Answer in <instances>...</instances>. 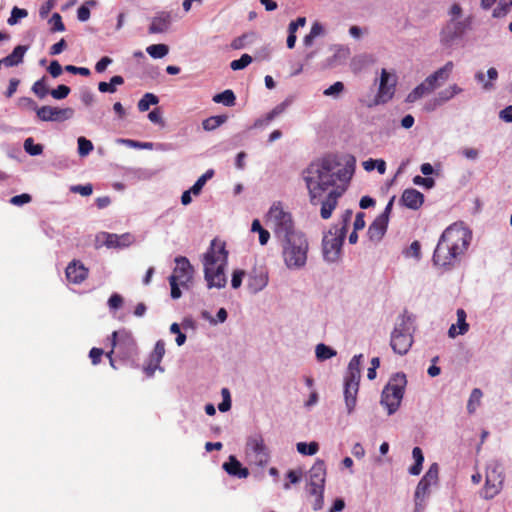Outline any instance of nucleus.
Listing matches in <instances>:
<instances>
[{
    "mask_svg": "<svg viewBox=\"0 0 512 512\" xmlns=\"http://www.w3.org/2000/svg\"><path fill=\"white\" fill-rule=\"evenodd\" d=\"M352 172L343 167L337 156L328 154L313 161L304 171L310 203L321 206L320 215L329 219L346 190Z\"/></svg>",
    "mask_w": 512,
    "mask_h": 512,
    "instance_id": "obj_1",
    "label": "nucleus"
},
{
    "mask_svg": "<svg viewBox=\"0 0 512 512\" xmlns=\"http://www.w3.org/2000/svg\"><path fill=\"white\" fill-rule=\"evenodd\" d=\"M472 235L462 223H454L447 227L434 250L433 263L435 266L451 270L459 262L470 244Z\"/></svg>",
    "mask_w": 512,
    "mask_h": 512,
    "instance_id": "obj_2",
    "label": "nucleus"
},
{
    "mask_svg": "<svg viewBox=\"0 0 512 512\" xmlns=\"http://www.w3.org/2000/svg\"><path fill=\"white\" fill-rule=\"evenodd\" d=\"M228 252L225 243L213 239L209 250L204 254V274L208 287L223 288L227 279L225 266L227 265Z\"/></svg>",
    "mask_w": 512,
    "mask_h": 512,
    "instance_id": "obj_3",
    "label": "nucleus"
},
{
    "mask_svg": "<svg viewBox=\"0 0 512 512\" xmlns=\"http://www.w3.org/2000/svg\"><path fill=\"white\" fill-rule=\"evenodd\" d=\"M266 224L281 241L300 234L294 230V222L289 212L284 211L280 203L271 206L266 217Z\"/></svg>",
    "mask_w": 512,
    "mask_h": 512,
    "instance_id": "obj_4",
    "label": "nucleus"
},
{
    "mask_svg": "<svg viewBox=\"0 0 512 512\" xmlns=\"http://www.w3.org/2000/svg\"><path fill=\"white\" fill-rule=\"evenodd\" d=\"M283 242V258L288 268H301L307 260L308 242L300 233L292 235Z\"/></svg>",
    "mask_w": 512,
    "mask_h": 512,
    "instance_id": "obj_5",
    "label": "nucleus"
},
{
    "mask_svg": "<svg viewBox=\"0 0 512 512\" xmlns=\"http://www.w3.org/2000/svg\"><path fill=\"white\" fill-rule=\"evenodd\" d=\"M175 263L176 266L169 277L172 299H178L181 297L182 292L180 290V287H182L183 289H189L190 284L192 283L193 280L194 273L193 266L186 257H176Z\"/></svg>",
    "mask_w": 512,
    "mask_h": 512,
    "instance_id": "obj_6",
    "label": "nucleus"
},
{
    "mask_svg": "<svg viewBox=\"0 0 512 512\" xmlns=\"http://www.w3.org/2000/svg\"><path fill=\"white\" fill-rule=\"evenodd\" d=\"M407 384L405 374H396L384 387L381 395V404L388 409V414L394 413L400 406Z\"/></svg>",
    "mask_w": 512,
    "mask_h": 512,
    "instance_id": "obj_7",
    "label": "nucleus"
},
{
    "mask_svg": "<svg viewBox=\"0 0 512 512\" xmlns=\"http://www.w3.org/2000/svg\"><path fill=\"white\" fill-rule=\"evenodd\" d=\"M245 454L250 464L265 467L270 462V450L260 433H254L247 438Z\"/></svg>",
    "mask_w": 512,
    "mask_h": 512,
    "instance_id": "obj_8",
    "label": "nucleus"
},
{
    "mask_svg": "<svg viewBox=\"0 0 512 512\" xmlns=\"http://www.w3.org/2000/svg\"><path fill=\"white\" fill-rule=\"evenodd\" d=\"M111 346L121 360H129L137 355V344L131 332L125 329L114 331L111 335Z\"/></svg>",
    "mask_w": 512,
    "mask_h": 512,
    "instance_id": "obj_9",
    "label": "nucleus"
},
{
    "mask_svg": "<svg viewBox=\"0 0 512 512\" xmlns=\"http://www.w3.org/2000/svg\"><path fill=\"white\" fill-rule=\"evenodd\" d=\"M504 473L503 467L497 461H492L486 469V479L483 488V498L492 499L500 493L503 487Z\"/></svg>",
    "mask_w": 512,
    "mask_h": 512,
    "instance_id": "obj_10",
    "label": "nucleus"
},
{
    "mask_svg": "<svg viewBox=\"0 0 512 512\" xmlns=\"http://www.w3.org/2000/svg\"><path fill=\"white\" fill-rule=\"evenodd\" d=\"M413 343V338L410 329L405 321L397 325L392 334L390 345L393 351L399 355L406 354Z\"/></svg>",
    "mask_w": 512,
    "mask_h": 512,
    "instance_id": "obj_11",
    "label": "nucleus"
},
{
    "mask_svg": "<svg viewBox=\"0 0 512 512\" xmlns=\"http://www.w3.org/2000/svg\"><path fill=\"white\" fill-rule=\"evenodd\" d=\"M345 231L333 233L331 230L323 237V256L328 262H334L339 258L341 248L345 238Z\"/></svg>",
    "mask_w": 512,
    "mask_h": 512,
    "instance_id": "obj_12",
    "label": "nucleus"
},
{
    "mask_svg": "<svg viewBox=\"0 0 512 512\" xmlns=\"http://www.w3.org/2000/svg\"><path fill=\"white\" fill-rule=\"evenodd\" d=\"M396 85V74L390 73L386 69H382L380 75L379 88L375 96L374 103L376 105H379L389 102L395 94Z\"/></svg>",
    "mask_w": 512,
    "mask_h": 512,
    "instance_id": "obj_13",
    "label": "nucleus"
},
{
    "mask_svg": "<svg viewBox=\"0 0 512 512\" xmlns=\"http://www.w3.org/2000/svg\"><path fill=\"white\" fill-rule=\"evenodd\" d=\"M74 110L70 107L58 108L52 106H42L37 109V117L41 121L62 122L72 118Z\"/></svg>",
    "mask_w": 512,
    "mask_h": 512,
    "instance_id": "obj_14",
    "label": "nucleus"
},
{
    "mask_svg": "<svg viewBox=\"0 0 512 512\" xmlns=\"http://www.w3.org/2000/svg\"><path fill=\"white\" fill-rule=\"evenodd\" d=\"M326 476L325 463L322 460H317L310 469V493L312 495H322L324 490Z\"/></svg>",
    "mask_w": 512,
    "mask_h": 512,
    "instance_id": "obj_15",
    "label": "nucleus"
},
{
    "mask_svg": "<svg viewBox=\"0 0 512 512\" xmlns=\"http://www.w3.org/2000/svg\"><path fill=\"white\" fill-rule=\"evenodd\" d=\"M466 23L464 21H458L455 19H451L442 29L441 31V41L444 44H450L456 39L460 38L465 30Z\"/></svg>",
    "mask_w": 512,
    "mask_h": 512,
    "instance_id": "obj_16",
    "label": "nucleus"
},
{
    "mask_svg": "<svg viewBox=\"0 0 512 512\" xmlns=\"http://www.w3.org/2000/svg\"><path fill=\"white\" fill-rule=\"evenodd\" d=\"M88 274L89 269L80 260L71 261L65 269L66 278L72 284L83 283Z\"/></svg>",
    "mask_w": 512,
    "mask_h": 512,
    "instance_id": "obj_17",
    "label": "nucleus"
},
{
    "mask_svg": "<svg viewBox=\"0 0 512 512\" xmlns=\"http://www.w3.org/2000/svg\"><path fill=\"white\" fill-rule=\"evenodd\" d=\"M401 205L411 210H418L424 203V195L414 188L405 189L400 198Z\"/></svg>",
    "mask_w": 512,
    "mask_h": 512,
    "instance_id": "obj_18",
    "label": "nucleus"
},
{
    "mask_svg": "<svg viewBox=\"0 0 512 512\" xmlns=\"http://www.w3.org/2000/svg\"><path fill=\"white\" fill-rule=\"evenodd\" d=\"M359 382L360 380L345 378L344 396L348 413H351L356 406Z\"/></svg>",
    "mask_w": 512,
    "mask_h": 512,
    "instance_id": "obj_19",
    "label": "nucleus"
},
{
    "mask_svg": "<svg viewBox=\"0 0 512 512\" xmlns=\"http://www.w3.org/2000/svg\"><path fill=\"white\" fill-rule=\"evenodd\" d=\"M171 21L172 16L170 12H159L152 18L148 31L150 34L164 33L169 29Z\"/></svg>",
    "mask_w": 512,
    "mask_h": 512,
    "instance_id": "obj_20",
    "label": "nucleus"
},
{
    "mask_svg": "<svg viewBox=\"0 0 512 512\" xmlns=\"http://www.w3.org/2000/svg\"><path fill=\"white\" fill-rule=\"evenodd\" d=\"M222 467L230 476L239 479L247 478L249 476V470L246 467H243L234 455H230L228 461L224 462Z\"/></svg>",
    "mask_w": 512,
    "mask_h": 512,
    "instance_id": "obj_21",
    "label": "nucleus"
},
{
    "mask_svg": "<svg viewBox=\"0 0 512 512\" xmlns=\"http://www.w3.org/2000/svg\"><path fill=\"white\" fill-rule=\"evenodd\" d=\"M457 323L452 324L448 330V335L451 338H455L458 335H464L469 330V324L466 321L467 314L464 309L459 308L456 312Z\"/></svg>",
    "mask_w": 512,
    "mask_h": 512,
    "instance_id": "obj_22",
    "label": "nucleus"
},
{
    "mask_svg": "<svg viewBox=\"0 0 512 512\" xmlns=\"http://www.w3.org/2000/svg\"><path fill=\"white\" fill-rule=\"evenodd\" d=\"M268 283V275L264 271L254 270L248 278V289L252 293H257L264 289Z\"/></svg>",
    "mask_w": 512,
    "mask_h": 512,
    "instance_id": "obj_23",
    "label": "nucleus"
},
{
    "mask_svg": "<svg viewBox=\"0 0 512 512\" xmlns=\"http://www.w3.org/2000/svg\"><path fill=\"white\" fill-rule=\"evenodd\" d=\"M385 216H378L368 228V236L372 241H380L387 230Z\"/></svg>",
    "mask_w": 512,
    "mask_h": 512,
    "instance_id": "obj_24",
    "label": "nucleus"
},
{
    "mask_svg": "<svg viewBox=\"0 0 512 512\" xmlns=\"http://www.w3.org/2000/svg\"><path fill=\"white\" fill-rule=\"evenodd\" d=\"M28 47L24 45H18L14 48L11 54L4 57L1 61L6 67L17 66L23 61L24 54L26 53Z\"/></svg>",
    "mask_w": 512,
    "mask_h": 512,
    "instance_id": "obj_25",
    "label": "nucleus"
},
{
    "mask_svg": "<svg viewBox=\"0 0 512 512\" xmlns=\"http://www.w3.org/2000/svg\"><path fill=\"white\" fill-rule=\"evenodd\" d=\"M363 355H355L349 362L348 369H347V375L345 378L360 380L361 377V361H362Z\"/></svg>",
    "mask_w": 512,
    "mask_h": 512,
    "instance_id": "obj_26",
    "label": "nucleus"
},
{
    "mask_svg": "<svg viewBox=\"0 0 512 512\" xmlns=\"http://www.w3.org/2000/svg\"><path fill=\"white\" fill-rule=\"evenodd\" d=\"M228 119L227 115L211 116L203 120L202 127L206 131H212L224 124Z\"/></svg>",
    "mask_w": 512,
    "mask_h": 512,
    "instance_id": "obj_27",
    "label": "nucleus"
},
{
    "mask_svg": "<svg viewBox=\"0 0 512 512\" xmlns=\"http://www.w3.org/2000/svg\"><path fill=\"white\" fill-rule=\"evenodd\" d=\"M130 240L129 234L117 235V234H105V245L109 248H116L125 245V241Z\"/></svg>",
    "mask_w": 512,
    "mask_h": 512,
    "instance_id": "obj_28",
    "label": "nucleus"
},
{
    "mask_svg": "<svg viewBox=\"0 0 512 512\" xmlns=\"http://www.w3.org/2000/svg\"><path fill=\"white\" fill-rule=\"evenodd\" d=\"M124 78L120 75H115L110 79V82H100L98 84V90L102 93H114L117 85H122Z\"/></svg>",
    "mask_w": 512,
    "mask_h": 512,
    "instance_id": "obj_29",
    "label": "nucleus"
},
{
    "mask_svg": "<svg viewBox=\"0 0 512 512\" xmlns=\"http://www.w3.org/2000/svg\"><path fill=\"white\" fill-rule=\"evenodd\" d=\"M412 456L415 460V464L409 468L411 475H419L422 470V464L424 461L423 452L420 447H414L412 450Z\"/></svg>",
    "mask_w": 512,
    "mask_h": 512,
    "instance_id": "obj_30",
    "label": "nucleus"
},
{
    "mask_svg": "<svg viewBox=\"0 0 512 512\" xmlns=\"http://www.w3.org/2000/svg\"><path fill=\"white\" fill-rule=\"evenodd\" d=\"M235 94L232 90L227 89L221 93L216 94L213 97V101L216 103H222L225 106H233L235 104Z\"/></svg>",
    "mask_w": 512,
    "mask_h": 512,
    "instance_id": "obj_31",
    "label": "nucleus"
},
{
    "mask_svg": "<svg viewBox=\"0 0 512 512\" xmlns=\"http://www.w3.org/2000/svg\"><path fill=\"white\" fill-rule=\"evenodd\" d=\"M431 93L426 87L425 83L422 82L418 86H416L406 97L407 103H414L418 99L422 98L424 95Z\"/></svg>",
    "mask_w": 512,
    "mask_h": 512,
    "instance_id": "obj_32",
    "label": "nucleus"
},
{
    "mask_svg": "<svg viewBox=\"0 0 512 512\" xmlns=\"http://www.w3.org/2000/svg\"><path fill=\"white\" fill-rule=\"evenodd\" d=\"M146 51L152 58L160 59L168 54L169 48L165 44H153L148 46Z\"/></svg>",
    "mask_w": 512,
    "mask_h": 512,
    "instance_id": "obj_33",
    "label": "nucleus"
},
{
    "mask_svg": "<svg viewBox=\"0 0 512 512\" xmlns=\"http://www.w3.org/2000/svg\"><path fill=\"white\" fill-rule=\"evenodd\" d=\"M159 99L152 93H146L138 102V109L141 112L148 111L151 105H156Z\"/></svg>",
    "mask_w": 512,
    "mask_h": 512,
    "instance_id": "obj_34",
    "label": "nucleus"
},
{
    "mask_svg": "<svg viewBox=\"0 0 512 512\" xmlns=\"http://www.w3.org/2000/svg\"><path fill=\"white\" fill-rule=\"evenodd\" d=\"M315 353L319 361L330 359L331 357L336 355L335 350H333L332 348L323 343H320L316 346Z\"/></svg>",
    "mask_w": 512,
    "mask_h": 512,
    "instance_id": "obj_35",
    "label": "nucleus"
},
{
    "mask_svg": "<svg viewBox=\"0 0 512 512\" xmlns=\"http://www.w3.org/2000/svg\"><path fill=\"white\" fill-rule=\"evenodd\" d=\"M31 90L40 99L46 97V95L50 93L46 85V76H43L41 79L37 80L33 84Z\"/></svg>",
    "mask_w": 512,
    "mask_h": 512,
    "instance_id": "obj_36",
    "label": "nucleus"
},
{
    "mask_svg": "<svg viewBox=\"0 0 512 512\" xmlns=\"http://www.w3.org/2000/svg\"><path fill=\"white\" fill-rule=\"evenodd\" d=\"M482 391L478 388L472 390L468 403L467 410L469 413H474L476 408L480 405V401L482 398Z\"/></svg>",
    "mask_w": 512,
    "mask_h": 512,
    "instance_id": "obj_37",
    "label": "nucleus"
},
{
    "mask_svg": "<svg viewBox=\"0 0 512 512\" xmlns=\"http://www.w3.org/2000/svg\"><path fill=\"white\" fill-rule=\"evenodd\" d=\"M363 167L366 171H372L377 169L380 174H384L386 172V163L382 159H369L363 162Z\"/></svg>",
    "mask_w": 512,
    "mask_h": 512,
    "instance_id": "obj_38",
    "label": "nucleus"
},
{
    "mask_svg": "<svg viewBox=\"0 0 512 512\" xmlns=\"http://www.w3.org/2000/svg\"><path fill=\"white\" fill-rule=\"evenodd\" d=\"M454 68L452 61H448L443 67L436 70L433 74L439 82H445L451 75Z\"/></svg>",
    "mask_w": 512,
    "mask_h": 512,
    "instance_id": "obj_39",
    "label": "nucleus"
},
{
    "mask_svg": "<svg viewBox=\"0 0 512 512\" xmlns=\"http://www.w3.org/2000/svg\"><path fill=\"white\" fill-rule=\"evenodd\" d=\"M214 175V170H207L202 176H200L194 185L191 187V191L194 195H198L204 187L207 180L211 179Z\"/></svg>",
    "mask_w": 512,
    "mask_h": 512,
    "instance_id": "obj_40",
    "label": "nucleus"
},
{
    "mask_svg": "<svg viewBox=\"0 0 512 512\" xmlns=\"http://www.w3.org/2000/svg\"><path fill=\"white\" fill-rule=\"evenodd\" d=\"M24 150L31 156L42 154L43 145L35 144L33 138L29 137L24 141Z\"/></svg>",
    "mask_w": 512,
    "mask_h": 512,
    "instance_id": "obj_41",
    "label": "nucleus"
},
{
    "mask_svg": "<svg viewBox=\"0 0 512 512\" xmlns=\"http://www.w3.org/2000/svg\"><path fill=\"white\" fill-rule=\"evenodd\" d=\"M319 449L317 442H310L309 444L305 442L297 443V451L302 455H314L317 453Z\"/></svg>",
    "mask_w": 512,
    "mask_h": 512,
    "instance_id": "obj_42",
    "label": "nucleus"
},
{
    "mask_svg": "<svg viewBox=\"0 0 512 512\" xmlns=\"http://www.w3.org/2000/svg\"><path fill=\"white\" fill-rule=\"evenodd\" d=\"M512 6V0H500L499 4L493 10V17L501 18L508 14L510 7Z\"/></svg>",
    "mask_w": 512,
    "mask_h": 512,
    "instance_id": "obj_43",
    "label": "nucleus"
},
{
    "mask_svg": "<svg viewBox=\"0 0 512 512\" xmlns=\"http://www.w3.org/2000/svg\"><path fill=\"white\" fill-rule=\"evenodd\" d=\"M164 354H165V343L162 340H158L155 344L154 350H153L150 358H152V361L156 362V366H159Z\"/></svg>",
    "mask_w": 512,
    "mask_h": 512,
    "instance_id": "obj_44",
    "label": "nucleus"
},
{
    "mask_svg": "<svg viewBox=\"0 0 512 512\" xmlns=\"http://www.w3.org/2000/svg\"><path fill=\"white\" fill-rule=\"evenodd\" d=\"M95 6V0H89L85 4L81 5L77 10V18L81 22H85L90 18V9L88 6Z\"/></svg>",
    "mask_w": 512,
    "mask_h": 512,
    "instance_id": "obj_45",
    "label": "nucleus"
},
{
    "mask_svg": "<svg viewBox=\"0 0 512 512\" xmlns=\"http://www.w3.org/2000/svg\"><path fill=\"white\" fill-rule=\"evenodd\" d=\"M252 62V57L249 54H243L239 59L233 60L230 63L232 70H241L247 67Z\"/></svg>",
    "mask_w": 512,
    "mask_h": 512,
    "instance_id": "obj_46",
    "label": "nucleus"
},
{
    "mask_svg": "<svg viewBox=\"0 0 512 512\" xmlns=\"http://www.w3.org/2000/svg\"><path fill=\"white\" fill-rule=\"evenodd\" d=\"M93 150V144L85 137L78 138V153L80 156H86Z\"/></svg>",
    "mask_w": 512,
    "mask_h": 512,
    "instance_id": "obj_47",
    "label": "nucleus"
},
{
    "mask_svg": "<svg viewBox=\"0 0 512 512\" xmlns=\"http://www.w3.org/2000/svg\"><path fill=\"white\" fill-rule=\"evenodd\" d=\"M432 484L429 483L428 481H426V479H421L417 485V488H416V491H415V498H416V501H418L419 499H423L426 494L428 493V490H429V487L431 486Z\"/></svg>",
    "mask_w": 512,
    "mask_h": 512,
    "instance_id": "obj_48",
    "label": "nucleus"
},
{
    "mask_svg": "<svg viewBox=\"0 0 512 512\" xmlns=\"http://www.w3.org/2000/svg\"><path fill=\"white\" fill-rule=\"evenodd\" d=\"M70 88L64 84H61L59 85L57 88L53 89L50 91V95L54 98V99H58V100H61V99H64L66 98L69 93H70Z\"/></svg>",
    "mask_w": 512,
    "mask_h": 512,
    "instance_id": "obj_49",
    "label": "nucleus"
},
{
    "mask_svg": "<svg viewBox=\"0 0 512 512\" xmlns=\"http://www.w3.org/2000/svg\"><path fill=\"white\" fill-rule=\"evenodd\" d=\"M439 467L437 463H433L428 471L423 476V479H426L431 484H435L438 480Z\"/></svg>",
    "mask_w": 512,
    "mask_h": 512,
    "instance_id": "obj_50",
    "label": "nucleus"
},
{
    "mask_svg": "<svg viewBox=\"0 0 512 512\" xmlns=\"http://www.w3.org/2000/svg\"><path fill=\"white\" fill-rule=\"evenodd\" d=\"M28 15V12L27 10L25 9H21V8H18V7H14L11 11V16L9 17L8 19V24L9 25H14L17 23V21L21 18H24Z\"/></svg>",
    "mask_w": 512,
    "mask_h": 512,
    "instance_id": "obj_51",
    "label": "nucleus"
},
{
    "mask_svg": "<svg viewBox=\"0 0 512 512\" xmlns=\"http://www.w3.org/2000/svg\"><path fill=\"white\" fill-rule=\"evenodd\" d=\"M50 23H52L51 31L52 32H62L65 30L64 23L62 21V17L59 13H54L50 19Z\"/></svg>",
    "mask_w": 512,
    "mask_h": 512,
    "instance_id": "obj_52",
    "label": "nucleus"
},
{
    "mask_svg": "<svg viewBox=\"0 0 512 512\" xmlns=\"http://www.w3.org/2000/svg\"><path fill=\"white\" fill-rule=\"evenodd\" d=\"M70 191L73 193H78L82 196H89L93 192V186L91 184L73 185L70 187Z\"/></svg>",
    "mask_w": 512,
    "mask_h": 512,
    "instance_id": "obj_53",
    "label": "nucleus"
},
{
    "mask_svg": "<svg viewBox=\"0 0 512 512\" xmlns=\"http://www.w3.org/2000/svg\"><path fill=\"white\" fill-rule=\"evenodd\" d=\"M170 332L177 335L175 341L178 346H182L185 343L186 335L181 332L179 324L173 323L170 326Z\"/></svg>",
    "mask_w": 512,
    "mask_h": 512,
    "instance_id": "obj_54",
    "label": "nucleus"
},
{
    "mask_svg": "<svg viewBox=\"0 0 512 512\" xmlns=\"http://www.w3.org/2000/svg\"><path fill=\"white\" fill-rule=\"evenodd\" d=\"M301 476H302L301 471H295V470L288 471L287 478H288L289 482H286L284 484V489H286V490L290 489V483L291 484L298 483L301 479Z\"/></svg>",
    "mask_w": 512,
    "mask_h": 512,
    "instance_id": "obj_55",
    "label": "nucleus"
},
{
    "mask_svg": "<svg viewBox=\"0 0 512 512\" xmlns=\"http://www.w3.org/2000/svg\"><path fill=\"white\" fill-rule=\"evenodd\" d=\"M344 90V84L340 81L335 82L329 88L324 90L325 96H336Z\"/></svg>",
    "mask_w": 512,
    "mask_h": 512,
    "instance_id": "obj_56",
    "label": "nucleus"
},
{
    "mask_svg": "<svg viewBox=\"0 0 512 512\" xmlns=\"http://www.w3.org/2000/svg\"><path fill=\"white\" fill-rule=\"evenodd\" d=\"M31 200V195L23 193L20 195L13 196L10 200V203L16 206H21L23 204L29 203Z\"/></svg>",
    "mask_w": 512,
    "mask_h": 512,
    "instance_id": "obj_57",
    "label": "nucleus"
},
{
    "mask_svg": "<svg viewBox=\"0 0 512 512\" xmlns=\"http://www.w3.org/2000/svg\"><path fill=\"white\" fill-rule=\"evenodd\" d=\"M245 276L244 270H235L232 274L231 286L237 289L241 286L243 277Z\"/></svg>",
    "mask_w": 512,
    "mask_h": 512,
    "instance_id": "obj_58",
    "label": "nucleus"
},
{
    "mask_svg": "<svg viewBox=\"0 0 512 512\" xmlns=\"http://www.w3.org/2000/svg\"><path fill=\"white\" fill-rule=\"evenodd\" d=\"M285 104L284 103H281L279 105H277L276 107H274L266 116H265V122L266 123H269L270 121H272L275 117H277L278 115H280L281 113L284 112L285 110Z\"/></svg>",
    "mask_w": 512,
    "mask_h": 512,
    "instance_id": "obj_59",
    "label": "nucleus"
},
{
    "mask_svg": "<svg viewBox=\"0 0 512 512\" xmlns=\"http://www.w3.org/2000/svg\"><path fill=\"white\" fill-rule=\"evenodd\" d=\"M104 351L101 348L93 347L89 352V357L93 365H97L101 361V357L103 356Z\"/></svg>",
    "mask_w": 512,
    "mask_h": 512,
    "instance_id": "obj_60",
    "label": "nucleus"
},
{
    "mask_svg": "<svg viewBox=\"0 0 512 512\" xmlns=\"http://www.w3.org/2000/svg\"><path fill=\"white\" fill-rule=\"evenodd\" d=\"M413 182L414 184L416 185H421V186H425L426 188H432L435 184V181L434 179L430 178V177H421L419 175L415 176L413 178Z\"/></svg>",
    "mask_w": 512,
    "mask_h": 512,
    "instance_id": "obj_61",
    "label": "nucleus"
},
{
    "mask_svg": "<svg viewBox=\"0 0 512 512\" xmlns=\"http://www.w3.org/2000/svg\"><path fill=\"white\" fill-rule=\"evenodd\" d=\"M48 72L53 78H57L62 74V66L57 60H53L48 67Z\"/></svg>",
    "mask_w": 512,
    "mask_h": 512,
    "instance_id": "obj_62",
    "label": "nucleus"
},
{
    "mask_svg": "<svg viewBox=\"0 0 512 512\" xmlns=\"http://www.w3.org/2000/svg\"><path fill=\"white\" fill-rule=\"evenodd\" d=\"M55 2L53 0H48L43 3L39 9V16L44 19L48 16L50 11L54 8Z\"/></svg>",
    "mask_w": 512,
    "mask_h": 512,
    "instance_id": "obj_63",
    "label": "nucleus"
},
{
    "mask_svg": "<svg viewBox=\"0 0 512 512\" xmlns=\"http://www.w3.org/2000/svg\"><path fill=\"white\" fill-rule=\"evenodd\" d=\"M122 304H123L122 296L119 294H116V293L111 295L108 300V305L111 309H118L122 306Z\"/></svg>",
    "mask_w": 512,
    "mask_h": 512,
    "instance_id": "obj_64",
    "label": "nucleus"
}]
</instances>
